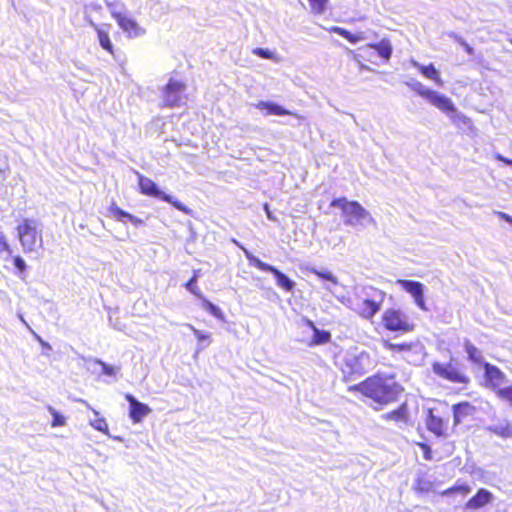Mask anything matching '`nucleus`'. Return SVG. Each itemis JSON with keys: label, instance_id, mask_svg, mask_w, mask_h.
Here are the masks:
<instances>
[{"label": "nucleus", "instance_id": "nucleus-41", "mask_svg": "<svg viewBox=\"0 0 512 512\" xmlns=\"http://www.w3.org/2000/svg\"><path fill=\"white\" fill-rule=\"evenodd\" d=\"M7 252L9 255L12 253L9 244L3 234H0V253Z\"/></svg>", "mask_w": 512, "mask_h": 512}, {"label": "nucleus", "instance_id": "nucleus-18", "mask_svg": "<svg viewBox=\"0 0 512 512\" xmlns=\"http://www.w3.org/2000/svg\"><path fill=\"white\" fill-rule=\"evenodd\" d=\"M493 500L492 493L484 488H480L477 490L475 495H473L466 503L465 508L467 510H478L488 505Z\"/></svg>", "mask_w": 512, "mask_h": 512}, {"label": "nucleus", "instance_id": "nucleus-47", "mask_svg": "<svg viewBox=\"0 0 512 512\" xmlns=\"http://www.w3.org/2000/svg\"><path fill=\"white\" fill-rule=\"evenodd\" d=\"M129 221H130L132 224L136 225V226L141 225V224L143 223V220H142V219H140V218H138V217H136V216H134V215H132V216H131V218H130V220H129Z\"/></svg>", "mask_w": 512, "mask_h": 512}, {"label": "nucleus", "instance_id": "nucleus-50", "mask_svg": "<svg viewBox=\"0 0 512 512\" xmlns=\"http://www.w3.org/2000/svg\"><path fill=\"white\" fill-rule=\"evenodd\" d=\"M131 216H132V214H130V213H128V212H126V211H124L123 220H124V219H127V220L129 221V220H130V218H131Z\"/></svg>", "mask_w": 512, "mask_h": 512}, {"label": "nucleus", "instance_id": "nucleus-15", "mask_svg": "<svg viewBox=\"0 0 512 512\" xmlns=\"http://www.w3.org/2000/svg\"><path fill=\"white\" fill-rule=\"evenodd\" d=\"M125 399L129 403V417L133 423H140L151 413V408L147 404L138 401L133 395L126 394Z\"/></svg>", "mask_w": 512, "mask_h": 512}, {"label": "nucleus", "instance_id": "nucleus-43", "mask_svg": "<svg viewBox=\"0 0 512 512\" xmlns=\"http://www.w3.org/2000/svg\"><path fill=\"white\" fill-rule=\"evenodd\" d=\"M102 373L107 376H113L116 373V369L113 366H110L104 362H100Z\"/></svg>", "mask_w": 512, "mask_h": 512}, {"label": "nucleus", "instance_id": "nucleus-28", "mask_svg": "<svg viewBox=\"0 0 512 512\" xmlns=\"http://www.w3.org/2000/svg\"><path fill=\"white\" fill-rule=\"evenodd\" d=\"M471 492V487L469 484L465 482L457 481L453 486L443 490L440 495L441 496H451L454 494H458L461 497H466Z\"/></svg>", "mask_w": 512, "mask_h": 512}, {"label": "nucleus", "instance_id": "nucleus-33", "mask_svg": "<svg viewBox=\"0 0 512 512\" xmlns=\"http://www.w3.org/2000/svg\"><path fill=\"white\" fill-rule=\"evenodd\" d=\"M198 279V272L195 271L193 276L185 283V288L193 293L198 298H202V293L199 291L196 282Z\"/></svg>", "mask_w": 512, "mask_h": 512}, {"label": "nucleus", "instance_id": "nucleus-1", "mask_svg": "<svg viewBox=\"0 0 512 512\" xmlns=\"http://www.w3.org/2000/svg\"><path fill=\"white\" fill-rule=\"evenodd\" d=\"M348 392L359 394L364 400L382 409L399 400L404 387L396 380L394 374L376 372L361 382L348 386Z\"/></svg>", "mask_w": 512, "mask_h": 512}, {"label": "nucleus", "instance_id": "nucleus-32", "mask_svg": "<svg viewBox=\"0 0 512 512\" xmlns=\"http://www.w3.org/2000/svg\"><path fill=\"white\" fill-rule=\"evenodd\" d=\"M308 271L322 280L329 281L333 284L338 283L337 277L328 270H317L315 268H310Z\"/></svg>", "mask_w": 512, "mask_h": 512}, {"label": "nucleus", "instance_id": "nucleus-35", "mask_svg": "<svg viewBox=\"0 0 512 512\" xmlns=\"http://www.w3.org/2000/svg\"><path fill=\"white\" fill-rule=\"evenodd\" d=\"M49 411L51 412V415H52V422H51L52 427H59V426L65 425L66 420L63 415H61L59 412H57L52 407L49 408Z\"/></svg>", "mask_w": 512, "mask_h": 512}, {"label": "nucleus", "instance_id": "nucleus-39", "mask_svg": "<svg viewBox=\"0 0 512 512\" xmlns=\"http://www.w3.org/2000/svg\"><path fill=\"white\" fill-rule=\"evenodd\" d=\"M350 201L347 200L345 197H340V198H336V199H333L330 203V206L331 207H338L342 210V212L344 213L347 209V206L349 205Z\"/></svg>", "mask_w": 512, "mask_h": 512}, {"label": "nucleus", "instance_id": "nucleus-3", "mask_svg": "<svg viewBox=\"0 0 512 512\" xmlns=\"http://www.w3.org/2000/svg\"><path fill=\"white\" fill-rule=\"evenodd\" d=\"M370 363L371 357L367 352L346 353L339 364L343 382L348 383L363 376L369 370Z\"/></svg>", "mask_w": 512, "mask_h": 512}, {"label": "nucleus", "instance_id": "nucleus-34", "mask_svg": "<svg viewBox=\"0 0 512 512\" xmlns=\"http://www.w3.org/2000/svg\"><path fill=\"white\" fill-rule=\"evenodd\" d=\"M495 395L501 401L508 402L510 405H512V385L503 387L501 390H496Z\"/></svg>", "mask_w": 512, "mask_h": 512}, {"label": "nucleus", "instance_id": "nucleus-51", "mask_svg": "<svg viewBox=\"0 0 512 512\" xmlns=\"http://www.w3.org/2000/svg\"><path fill=\"white\" fill-rule=\"evenodd\" d=\"M510 43L512 44V39L510 40Z\"/></svg>", "mask_w": 512, "mask_h": 512}, {"label": "nucleus", "instance_id": "nucleus-8", "mask_svg": "<svg viewBox=\"0 0 512 512\" xmlns=\"http://www.w3.org/2000/svg\"><path fill=\"white\" fill-rule=\"evenodd\" d=\"M18 239L25 253L33 252L41 245L42 235L34 220L24 219L17 226Z\"/></svg>", "mask_w": 512, "mask_h": 512}, {"label": "nucleus", "instance_id": "nucleus-26", "mask_svg": "<svg viewBox=\"0 0 512 512\" xmlns=\"http://www.w3.org/2000/svg\"><path fill=\"white\" fill-rule=\"evenodd\" d=\"M308 326L313 331V336L311 338L310 345L317 346L330 342L331 333L329 331L318 329L311 320L308 321Z\"/></svg>", "mask_w": 512, "mask_h": 512}, {"label": "nucleus", "instance_id": "nucleus-16", "mask_svg": "<svg viewBox=\"0 0 512 512\" xmlns=\"http://www.w3.org/2000/svg\"><path fill=\"white\" fill-rule=\"evenodd\" d=\"M373 49L377 52V54L388 61L392 56V46L389 40L383 39L378 43H369L363 49H361V53L358 55L361 59L366 60L369 58V50Z\"/></svg>", "mask_w": 512, "mask_h": 512}, {"label": "nucleus", "instance_id": "nucleus-46", "mask_svg": "<svg viewBox=\"0 0 512 512\" xmlns=\"http://www.w3.org/2000/svg\"><path fill=\"white\" fill-rule=\"evenodd\" d=\"M461 45L463 46V48L467 54H469V55L474 54L473 48L468 43H466L465 41H461Z\"/></svg>", "mask_w": 512, "mask_h": 512}, {"label": "nucleus", "instance_id": "nucleus-20", "mask_svg": "<svg viewBox=\"0 0 512 512\" xmlns=\"http://www.w3.org/2000/svg\"><path fill=\"white\" fill-rule=\"evenodd\" d=\"M346 217L345 223L352 225L354 221H359L368 215V212L357 201H350L346 211L343 213Z\"/></svg>", "mask_w": 512, "mask_h": 512}, {"label": "nucleus", "instance_id": "nucleus-23", "mask_svg": "<svg viewBox=\"0 0 512 512\" xmlns=\"http://www.w3.org/2000/svg\"><path fill=\"white\" fill-rule=\"evenodd\" d=\"M91 25L96 31L98 41L102 49H104L106 52L113 56L115 51L108 30H104L103 28L99 27L97 24H94L93 22H91Z\"/></svg>", "mask_w": 512, "mask_h": 512}, {"label": "nucleus", "instance_id": "nucleus-6", "mask_svg": "<svg viewBox=\"0 0 512 512\" xmlns=\"http://www.w3.org/2000/svg\"><path fill=\"white\" fill-rule=\"evenodd\" d=\"M137 174L138 190L142 195L153 197L165 201L175 207L177 210L190 214L191 210L178 200L173 199L170 195L162 192L157 184L147 176L143 174Z\"/></svg>", "mask_w": 512, "mask_h": 512}, {"label": "nucleus", "instance_id": "nucleus-44", "mask_svg": "<svg viewBox=\"0 0 512 512\" xmlns=\"http://www.w3.org/2000/svg\"><path fill=\"white\" fill-rule=\"evenodd\" d=\"M195 336L196 338L198 339L199 342H203V341H206L208 344L210 343V335L209 334H203L202 332L196 330L195 331Z\"/></svg>", "mask_w": 512, "mask_h": 512}, {"label": "nucleus", "instance_id": "nucleus-19", "mask_svg": "<svg viewBox=\"0 0 512 512\" xmlns=\"http://www.w3.org/2000/svg\"><path fill=\"white\" fill-rule=\"evenodd\" d=\"M382 419L387 422L407 424L410 420L408 404L406 402L401 403L397 408L383 414Z\"/></svg>", "mask_w": 512, "mask_h": 512}, {"label": "nucleus", "instance_id": "nucleus-31", "mask_svg": "<svg viewBox=\"0 0 512 512\" xmlns=\"http://www.w3.org/2000/svg\"><path fill=\"white\" fill-rule=\"evenodd\" d=\"M201 299H202L201 305L207 312H209L211 315H213L214 317H216L218 319H223V312L218 306L214 305L212 302L205 299L203 296Z\"/></svg>", "mask_w": 512, "mask_h": 512}, {"label": "nucleus", "instance_id": "nucleus-12", "mask_svg": "<svg viewBox=\"0 0 512 512\" xmlns=\"http://www.w3.org/2000/svg\"><path fill=\"white\" fill-rule=\"evenodd\" d=\"M484 379L486 385L491 388L496 394V390H501V385L506 380V375L495 365L489 362L483 363Z\"/></svg>", "mask_w": 512, "mask_h": 512}, {"label": "nucleus", "instance_id": "nucleus-36", "mask_svg": "<svg viewBox=\"0 0 512 512\" xmlns=\"http://www.w3.org/2000/svg\"><path fill=\"white\" fill-rule=\"evenodd\" d=\"M308 1H309L311 10L315 14L323 13L326 8L327 2H328V0H308Z\"/></svg>", "mask_w": 512, "mask_h": 512}, {"label": "nucleus", "instance_id": "nucleus-10", "mask_svg": "<svg viewBox=\"0 0 512 512\" xmlns=\"http://www.w3.org/2000/svg\"><path fill=\"white\" fill-rule=\"evenodd\" d=\"M186 84L182 81L169 79L162 90L163 106L173 108L179 106Z\"/></svg>", "mask_w": 512, "mask_h": 512}, {"label": "nucleus", "instance_id": "nucleus-38", "mask_svg": "<svg viewBox=\"0 0 512 512\" xmlns=\"http://www.w3.org/2000/svg\"><path fill=\"white\" fill-rule=\"evenodd\" d=\"M416 445L422 450L423 458L426 461L433 460V451L431 447L425 442H417Z\"/></svg>", "mask_w": 512, "mask_h": 512}, {"label": "nucleus", "instance_id": "nucleus-27", "mask_svg": "<svg viewBox=\"0 0 512 512\" xmlns=\"http://www.w3.org/2000/svg\"><path fill=\"white\" fill-rule=\"evenodd\" d=\"M489 431L499 438L510 439L512 438V422L504 420L497 425L489 427Z\"/></svg>", "mask_w": 512, "mask_h": 512}, {"label": "nucleus", "instance_id": "nucleus-30", "mask_svg": "<svg viewBox=\"0 0 512 512\" xmlns=\"http://www.w3.org/2000/svg\"><path fill=\"white\" fill-rule=\"evenodd\" d=\"M94 415L96 416V418L92 421H90V425L97 431L99 432H102L104 434H108L109 433V426L105 420L104 417H100L99 416V412L92 409Z\"/></svg>", "mask_w": 512, "mask_h": 512}, {"label": "nucleus", "instance_id": "nucleus-48", "mask_svg": "<svg viewBox=\"0 0 512 512\" xmlns=\"http://www.w3.org/2000/svg\"><path fill=\"white\" fill-rule=\"evenodd\" d=\"M498 159L500 161H502L503 163H505L506 165L512 167V159H508V158H505V157H502V156H498Z\"/></svg>", "mask_w": 512, "mask_h": 512}, {"label": "nucleus", "instance_id": "nucleus-13", "mask_svg": "<svg viewBox=\"0 0 512 512\" xmlns=\"http://www.w3.org/2000/svg\"><path fill=\"white\" fill-rule=\"evenodd\" d=\"M383 303V297L376 300L374 298H362L356 303L355 312L366 320H371L380 310Z\"/></svg>", "mask_w": 512, "mask_h": 512}, {"label": "nucleus", "instance_id": "nucleus-37", "mask_svg": "<svg viewBox=\"0 0 512 512\" xmlns=\"http://www.w3.org/2000/svg\"><path fill=\"white\" fill-rule=\"evenodd\" d=\"M109 215L117 221H123L124 210L112 203L108 208Z\"/></svg>", "mask_w": 512, "mask_h": 512}, {"label": "nucleus", "instance_id": "nucleus-42", "mask_svg": "<svg viewBox=\"0 0 512 512\" xmlns=\"http://www.w3.org/2000/svg\"><path fill=\"white\" fill-rule=\"evenodd\" d=\"M13 263L20 272H24L26 270V264L20 256H14Z\"/></svg>", "mask_w": 512, "mask_h": 512}, {"label": "nucleus", "instance_id": "nucleus-5", "mask_svg": "<svg viewBox=\"0 0 512 512\" xmlns=\"http://www.w3.org/2000/svg\"><path fill=\"white\" fill-rule=\"evenodd\" d=\"M432 371L439 378L453 384L467 387L471 383L470 376L454 358H451L448 362H433Z\"/></svg>", "mask_w": 512, "mask_h": 512}, {"label": "nucleus", "instance_id": "nucleus-22", "mask_svg": "<svg viewBox=\"0 0 512 512\" xmlns=\"http://www.w3.org/2000/svg\"><path fill=\"white\" fill-rule=\"evenodd\" d=\"M383 347L392 352L398 354H408L415 350L419 346L418 342H403V343H392L388 340L383 341Z\"/></svg>", "mask_w": 512, "mask_h": 512}, {"label": "nucleus", "instance_id": "nucleus-14", "mask_svg": "<svg viewBox=\"0 0 512 512\" xmlns=\"http://www.w3.org/2000/svg\"><path fill=\"white\" fill-rule=\"evenodd\" d=\"M396 282L413 297L416 305L420 309L426 310L424 288L422 283L406 279H398Z\"/></svg>", "mask_w": 512, "mask_h": 512}, {"label": "nucleus", "instance_id": "nucleus-2", "mask_svg": "<svg viewBox=\"0 0 512 512\" xmlns=\"http://www.w3.org/2000/svg\"><path fill=\"white\" fill-rule=\"evenodd\" d=\"M416 93L422 98L426 99L433 106L441 110L442 112L449 115L451 122L459 129H467L470 131L474 130L473 121L466 115L458 112L454 106L452 100L445 95L439 94L438 92L425 88L421 84H417L414 87Z\"/></svg>", "mask_w": 512, "mask_h": 512}, {"label": "nucleus", "instance_id": "nucleus-49", "mask_svg": "<svg viewBox=\"0 0 512 512\" xmlns=\"http://www.w3.org/2000/svg\"><path fill=\"white\" fill-rule=\"evenodd\" d=\"M265 209H266L268 218L274 220V217L272 216L271 212L269 211L267 204L265 205Z\"/></svg>", "mask_w": 512, "mask_h": 512}, {"label": "nucleus", "instance_id": "nucleus-25", "mask_svg": "<svg viewBox=\"0 0 512 512\" xmlns=\"http://www.w3.org/2000/svg\"><path fill=\"white\" fill-rule=\"evenodd\" d=\"M416 68L421 73L422 76L425 78L432 80L436 85L443 86L444 81L442 80L440 76V72L436 69V67L433 64L428 65H416Z\"/></svg>", "mask_w": 512, "mask_h": 512}, {"label": "nucleus", "instance_id": "nucleus-40", "mask_svg": "<svg viewBox=\"0 0 512 512\" xmlns=\"http://www.w3.org/2000/svg\"><path fill=\"white\" fill-rule=\"evenodd\" d=\"M252 53L264 59H274V53L265 48H255Z\"/></svg>", "mask_w": 512, "mask_h": 512}, {"label": "nucleus", "instance_id": "nucleus-17", "mask_svg": "<svg viewBox=\"0 0 512 512\" xmlns=\"http://www.w3.org/2000/svg\"><path fill=\"white\" fill-rule=\"evenodd\" d=\"M453 424L457 426L461 424L468 417L476 413V407L468 401H462L452 406Z\"/></svg>", "mask_w": 512, "mask_h": 512}, {"label": "nucleus", "instance_id": "nucleus-9", "mask_svg": "<svg viewBox=\"0 0 512 512\" xmlns=\"http://www.w3.org/2000/svg\"><path fill=\"white\" fill-rule=\"evenodd\" d=\"M245 256H246L247 260L249 261L250 265L256 267L260 271L272 273L276 279L277 285L280 288H282L283 290H285L287 292L293 291V289L295 287V283L287 275H285L283 272H281L279 269H277L276 267H274L268 263L261 261L257 257L253 256L247 250H245Z\"/></svg>", "mask_w": 512, "mask_h": 512}, {"label": "nucleus", "instance_id": "nucleus-4", "mask_svg": "<svg viewBox=\"0 0 512 512\" xmlns=\"http://www.w3.org/2000/svg\"><path fill=\"white\" fill-rule=\"evenodd\" d=\"M449 409L443 401H435L426 409L425 425L429 432L438 438L448 436Z\"/></svg>", "mask_w": 512, "mask_h": 512}, {"label": "nucleus", "instance_id": "nucleus-45", "mask_svg": "<svg viewBox=\"0 0 512 512\" xmlns=\"http://www.w3.org/2000/svg\"><path fill=\"white\" fill-rule=\"evenodd\" d=\"M498 217H500L501 219H503L504 221L512 224V217L504 212H497L496 213Z\"/></svg>", "mask_w": 512, "mask_h": 512}, {"label": "nucleus", "instance_id": "nucleus-7", "mask_svg": "<svg viewBox=\"0 0 512 512\" xmlns=\"http://www.w3.org/2000/svg\"><path fill=\"white\" fill-rule=\"evenodd\" d=\"M383 327L390 332H399L402 334L410 333L415 330V323L400 309L388 308L382 316Z\"/></svg>", "mask_w": 512, "mask_h": 512}, {"label": "nucleus", "instance_id": "nucleus-21", "mask_svg": "<svg viewBox=\"0 0 512 512\" xmlns=\"http://www.w3.org/2000/svg\"><path fill=\"white\" fill-rule=\"evenodd\" d=\"M463 348L469 362L481 367L486 363L482 351L470 339H464Z\"/></svg>", "mask_w": 512, "mask_h": 512}, {"label": "nucleus", "instance_id": "nucleus-11", "mask_svg": "<svg viewBox=\"0 0 512 512\" xmlns=\"http://www.w3.org/2000/svg\"><path fill=\"white\" fill-rule=\"evenodd\" d=\"M111 16L128 38H136L145 33V29L131 16L119 11H111Z\"/></svg>", "mask_w": 512, "mask_h": 512}, {"label": "nucleus", "instance_id": "nucleus-24", "mask_svg": "<svg viewBox=\"0 0 512 512\" xmlns=\"http://www.w3.org/2000/svg\"><path fill=\"white\" fill-rule=\"evenodd\" d=\"M256 107L257 109L264 111L266 115L286 116L292 114V112L282 106L268 101H260L257 103Z\"/></svg>", "mask_w": 512, "mask_h": 512}, {"label": "nucleus", "instance_id": "nucleus-29", "mask_svg": "<svg viewBox=\"0 0 512 512\" xmlns=\"http://www.w3.org/2000/svg\"><path fill=\"white\" fill-rule=\"evenodd\" d=\"M331 31L342 36L343 38H345L347 41H349L352 44H355L364 39V36L362 33H356V34L351 33L350 31H348L347 29L342 28V27H337V26L332 27Z\"/></svg>", "mask_w": 512, "mask_h": 512}]
</instances>
